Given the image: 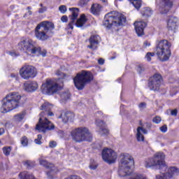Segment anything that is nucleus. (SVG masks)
<instances>
[{"label":"nucleus","instance_id":"1","mask_svg":"<svg viewBox=\"0 0 179 179\" xmlns=\"http://www.w3.org/2000/svg\"><path fill=\"white\" fill-rule=\"evenodd\" d=\"M51 108H52V106L48 102H45L41 105L40 110H42V112L39 115V122L35 128L38 132L45 134L47 131H52L55 128L54 124L48 120V117H54V113L51 111Z\"/></svg>","mask_w":179,"mask_h":179},{"label":"nucleus","instance_id":"2","mask_svg":"<svg viewBox=\"0 0 179 179\" xmlns=\"http://www.w3.org/2000/svg\"><path fill=\"white\" fill-rule=\"evenodd\" d=\"M54 29H55L54 23L43 21L35 28V37L41 41H46L50 37L54 36Z\"/></svg>","mask_w":179,"mask_h":179},{"label":"nucleus","instance_id":"3","mask_svg":"<svg viewBox=\"0 0 179 179\" xmlns=\"http://www.w3.org/2000/svg\"><path fill=\"white\" fill-rule=\"evenodd\" d=\"M126 22L127 18L124 15L117 11H112L105 15L103 26L106 29H115L118 26H122Z\"/></svg>","mask_w":179,"mask_h":179},{"label":"nucleus","instance_id":"4","mask_svg":"<svg viewBox=\"0 0 179 179\" xmlns=\"http://www.w3.org/2000/svg\"><path fill=\"white\" fill-rule=\"evenodd\" d=\"M22 99V96L17 92H10L2 100V106L1 107V113L3 114L17 108L19 103Z\"/></svg>","mask_w":179,"mask_h":179},{"label":"nucleus","instance_id":"5","mask_svg":"<svg viewBox=\"0 0 179 179\" xmlns=\"http://www.w3.org/2000/svg\"><path fill=\"white\" fill-rule=\"evenodd\" d=\"M120 163L119 164L118 176L120 178H124L131 176V167L134 166V157L129 154H122L120 156Z\"/></svg>","mask_w":179,"mask_h":179},{"label":"nucleus","instance_id":"6","mask_svg":"<svg viewBox=\"0 0 179 179\" xmlns=\"http://www.w3.org/2000/svg\"><path fill=\"white\" fill-rule=\"evenodd\" d=\"M171 43L167 40L160 41L156 47L155 54L162 62L169 61L171 57Z\"/></svg>","mask_w":179,"mask_h":179},{"label":"nucleus","instance_id":"7","mask_svg":"<svg viewBox=\"0 0 179 179\" xmlns=\"http://www.w3.org/2000/svg\"><path fill=\"white\" fill-rule=\"evenodd\" d=\"M73 141L75 142H92L93 141V134L87 127H80L76 128L71 131Z\"/></svg>","mask_w":179,"mask_h":179},{"label":"nucleus","instance_id":"8","mask_svg":"<svg viewBox=\"0 0 179 179\" xmlns=\"http://www.w3.org/2000/svg\"><path fill=\"white\" fill-rule=\"evenodd\" d=\"M92 80H93V74L86 71L77 73L73 78L74 85L78 90H83L86 84L92 82Z\"/></svg>","mask_w":179,"mask_h":179},{"label":"nucleus","instance_id":"9","mask_svg":"<svg viewBox=\"0 0 179 179\" xmlns=\"http://www.w3.org/2000/svg\"><path fill=\"white\" fill-rule=\"evenodd\" d=\"M18 48L26 54H38L40 52V47L34 45V41L30 38H22L18 43Z\"/></svg>","mask_w":179,"mask_h":179},{"label":"nucleus","instance_id":"10","mask_svg":"<svg viewBox=\"0 0 179 179\" xmlns=\"http://www.w3.org/2000/svg\"><path fill=\"white\" fill-rule=\"evenodd\" d=\"M69 10L71 11V15L70 16L71 21L70 23H69V29H71V30H73L74 24H76L77 27H83V25L87 22L86 16L85 15V14L81 15L80 18L76 21V19H78V16L79 15V9L75 8H70ZM76 21V22H75Z\"/></svg>","mask_w":179,"mask_h":179},{"label":"nucleus","instance_id":"11","mask_svg":"<svg viewBox=\"0 0 179 179\" xmlns=\"http://www.w3.org/2000/svg\"><path fill=\"white\" fill-rule=\"evenodd\" d=\"M166 156L163 152H157L153 158H150L145 161V166L149 167H164L166 162H164Z\"/></svg>","mask_w":179,"mask_h":179},{"label":"nucleus","instance_id":"12","mask_svg":"<svg viewBox=\"0 0 179 179\" xmlns=\"http://www.w3.org/2000/svg\"><path fill=\"white\" fill-rule=\"evenodd\" d=\"M41 90L43 94H48L50 96L61 90V86L58 85V83L52 80H46V81L42 84Z\"/></svg>","mask_w":179,"mask_h":179},{"label":"nucleus","instance_id":"13","mask_svg":"<svg viewBox=\"0 0 179 179\" xmlns=\"http://www.w3.org/2000/svg\"><path fill=\"white\" fill-rule=\"evenodd\" d=\"M36 75H37V69L31 65L25 64L20 69V76L24 80L33 79L36 78Z\"/></svg>","mask_w":179,"mask_h":179},{"label":"nucleus","instance_id":"14","mask_svg":"<svg viewBox=\"0 0 179 179\" xmlns=\"http://www.w3.org/2000/svg\"><path fill=\"white\" fill-rule=\"evenodd\" d=\"M117 152L110 148H104L102 150V159L108 164H113L117 160Z\"/></svg>","mask_w":179,"mask_h":179},{"label":"nucleus","instance_id":"15","mask_svg":"<svg viewBox=\"0 0 179 179\" xmlns=\"http://www.w3.org/2000/svg\"><path fill=\"white\" fill-rule=\"evenodd\" d=\"M162 75L159 73L155 74L152 78H150L148 83V87L150 90L157 92L160 90V85L162 83Z\"/></svg>","mask_w":179,"mask_h":179},{"label":"nucleus","instance_id":"16","mask_svg":"<svg viewBox=\"0 0 179 179\" xmlns=\"http://www.w3.org/2000/svg\"><path fill=\"white\" fill-rule=\"evenodd\" d=\"M179 175V169L176 166L169 168L166 173H159L156 175V179H170Z\"/></svg>","mask_w":179,"mask_h":179},{"label":"nucleus","instance_id":"17","mask_svg":"<svg viewBox=\"0 0 179 179\" xmlns=\"http://www.w3.org/2000/svg\"><path fill=\"white\" fill-rule=\"evenodd\" d=\"M39 163L41 166H43V167H45L48 169V170H50L49 172L47 173L48 178L49 179H54L55 177L54 176V174L58 171V169L54 166V164L51 163H48L47 160L45 159H41L39 161Z\"/></svg>","mask_w":179,"mask_h":179},{"label":"nucleus","instance_id":"18","mask_svg":"<svg viewBox=\"0 0 179 179\" xmlns=\"http://www.w3.org/2000/svg\"><path fill=\"white\" fill-rule=\"evenodd\" d=\"M173 6V1L172 0H162L160 3L159 10L161 13L164 14L167 13L171 9Z\"/></svg>","mask_w":179,"mask_h":179},{"label":"nucleus","instance_id":"19","mask_svg":"<svg viewBox=\"0 0 179 179\" xmlns=\"http://www.w3.org/2000/svg\"><path fill=\"white\" fill-rule=\"evenodd\" d=\"M168 30L171 31H176L177 27H178V18L176 17H170L167 22Z\"/></svg>","mask_w":179,"mask_h":179},{"label":"nucleus","instance_id":"20","mask_svg":"<svg viewBox=\"0 0 179 179\" xmlns=\"http://www.w3.org/2000/svg\"><path fill=\"white\" fill-rule=\"evenodd\" d=\"M23 89L25 92H36L38 89V84L36 81H27L24 83Z\"/></svg>","mask_w":179,"mask_h":179},{"label":"nucleus","instance_id":"21","mask_svg":"<svg viewBox=\"0 0 179 179\" xmlns=\"http://www.w3.org/2000/svg\"><path fill=\"white\" fill-rule=\"evenodd\" d=\"M99 40L100 36L99 35L91 36L89 39L90 45H87V48H90V50H96Z\"/></svg>","mask_w":179,"mask_h":179},{"label":"nucleus","instance_id":"22","mask_svg":"<svg viewBox=\"0 0 179 179\" xmlns=\"http://www.w3.org/2000/svg\"><path fill=\"white\" fill-rule=\"evenodd\" d=\"M136 33L137 34L138 36H143L144 32L143 30H145V28L146 27V22H138L136 21L134 24Z\"/></svg>","mask_w":179,"mask_h":179},{"label":"nucleus","instance_id":"23","mask_svg":"<svg viewBox=\"0 0 179 179\" xmlns=\"http://www.w3.org/2000/svg\"><path fill=\"white\" fill-rule=\"evenodd\" d=\"M58 118H62V122L66 124L75 118V114L72 112H62Z\"/></svg>","mask_w":179,"mask_h":179},{"label":"nucleus","instance_id":"24","mask_svg":"<svg viewBox=\"0 0 179 179\" xmlns=\"http://www.w3.org/2000/svg\"><path fill=\"white\" fill-rule=\"evenodd\" d=\"M142 133L146 135V134H148V130H146V129H144L141 127H138L136 138L138 142H143V141H145V137L143 136Z\"/></svg>","mask_w":179,"mask_h":179},{"label":"nucleus","instance_id":"25","mask_svg":"<svg viewBox=\"0 0 179 179\" xmlns=\"http://www.w3.org/2000/svg\"><path fill=\"white\" fill-rule=\"evenodd\" d=\"M101 10V5L100 4H92L91 7V12L93 15H99Z\"/></svg>","mask_w":179,"mask_h":179},{"label":"nucleus","instance_id":"26","mask_svg":"<svg viewBox=\"0 0 179 179\" xmlns=\"http://www.w3.org/2000/svg\"><path fill=\"white\" fill-rule=\"evenodd\" d=\"M19 178L20 179H34L36 178L34 176L29 172H22L19 174Z\"/></svg>","mask_w":179,"mask_h":179},{"label":"nucleus","instance_id":"27","mask_svg":"<svg viewBox=\"0 0 179 179\" xmlns=\"http://www.w3.org/2000/svg\"><path fill=\"white\" fill-rule=\"evenodd\" d=\"M24 115H26V111H22L14 116V121H16V122H20V121L23 120V118H24Z\"/></svg>","mask_w":179,"mask_h":179},{"label":"nucleus","instance_id":"28","mask_svg":"<svg viewBox=\"0 0 179 179\" xmlns=\"http://www.w3.org/2000/svg\"><path fill=\"white\" fill-rule=\"evenodd\" d=\"M141 15H143V16H145L146 17H150V15H152V9L148 7L144 8L141 10Z\"/></svg>","mask_w":179,"mask_h":179},{"label":"nucleus","instance_id":"29","mask_svg":"<svg viewBox=\"0 0 179 179\" xmlns=\"http://www.w3.org/2000/svg\"><path fill=\"white\" fill-rule=\"evenodd\" d=\"M96 127H98L99 129H101V128H106V123L103 120H96L95 122Z\"/></svg>","mask_w":179,"mask_h":179},{"label":"nucleus","instance_id":"30","mask_svg":"<svg viewBox=\"0 0 179 179\" xmlns=\"http://www.w3.org/2000/svg\"><path fill=\"white\" fill-rule=\"evenodd\" d=\"M10 152H12V148L10 147H3V153L5 156H9L10 155Z\"/></svg>","mask_w":179,"mask_h":179},{"label":"nucleus","instance_id":"31","mask_svg":"<svg viewBox=\"0 0 179 179\" xmlns=\"http://www.w3.org/2000/svg\"><path fill=\"white\" fill-rule=\"evenodd\" d=\"M99 132L100 135H108V129H107L106 126L105 127H103L100 129H99Z\"/></svg>","mask_w":179,"mask_h":179},{"label":"nucleus","instance_id":"32","mask_svg":"<svg viewBox=\"0 0 179 179\" xmlns=\"http://www.w3.org/2000/svg\"><path fill=\"white\" fill-rule=\"evenodd\" d=\"M71 97V94H69V92H65L61 94V98L62 100H68Z\"/></svg>","mask_w":179,"mask_h":179},{"label":"nucleus","instance_id":"33","mask_svg":"<svg viewBox=\"0 0 179 179\" xmlns=\"http://www.w3.org/2000/svg\"><path fill=\"white\" fill-rule=\"evenodd\" d=\"M133 177L131 179H146V176L140 173H134Z\"/></svg>","mask_w":179,"mask_h":179},{"label":"nucleus","instance_id":"34","mask_svg":"<svg viewBox=\"0 0 179 179\" xmlns=\"http://www.w3.org/2000/svg\"><path fill=\"white\" fill-rule=\"evenodd\" d=\"M29 143V141L27 140V137L23 136L21 138V144L22 146H26Z\"/></svg>","mask_w":179,"mask_h":179},{"label":"nucleus","instance_id":"35","mask_svg":"<svg viewBox=\"0 0 179 179\" xmlns=\"http://www.w3.org/2000/svg\"><path fill=\"white\" fill-rule=\"evenodd\" d=\"M137 72L141 75V73H143L145 72V68L142 65H138L137 66Z\"/></svg>","mask_w":179,"mask_h":179},{"label":"nucleus","instance_id":"36","mask_svg":"<svg viewBox=\"0 0 179 179\" xmlns=\"http://www.w3.org/2000/svg\"><path fill=\"white\" fill-rule=\"evenodd\" d=\"M90 0H80L79 5L83 8V6H85L87 5V2H89Z\"/></svg>","mask_w":179,"mask_h":179},{"label":"nucleus","instance_id":"37","mask_svg":"<svg viewBox=\"0 0 179 179\" xmlns=\"http://www.w3.org/2000/svg\"><path fill=\"white\" fill-rule=\"evenodd\" d=\"M152 57H155V53L148 52L145 55V58L148 59V61H151L152 60Z\"/></svg>","mask_w":179,"mask_h":179},{"label":"nucleus","instance_id":"38","mask_svg":"<svg viewBox=\"0 0 179 179\" xmlns=\"http://www.w3.org/2000/svg\"><path fill=\"white\" fill-rule=\"evenodd\" d=\"M152 121L155 122V124H160L162 122V118L159 116H157L152 119Z\"/></svg>","mask_w":179,"mask_h":179},{"label":"nucleus","instance_id":"39","mask_svg":"<svg viewBox=\"0 0 179 179\" xmlns=\"http://www.w3.org/2000/svg\"><path fill=\"white\" fill-rule=\"evenodd\" d=\"M59 10L61 12V13H65V12H66V6H60L59 7Z\"/></svg>","mask_w":179,"mask_h":179},{"label":"nucleus","instance_id":"40","mask_svg":"<svg viewBox=\"0 0 179 179\" xmlns=\"http://www.w3.org/2000/svg\"><path fill=\"white\" fill-rule=\"evenodd\" d=\"M159 130L161 131V132H163V134H166V132H167V125L164 124L163 126L159 127Z\"/></svg>","mask_w":179,"mask_h":179},{"label":"nucleus","instance_id":"41","mask_svg":"<svg viewBox=\"0 0 179 179\" xmlns=\"http://www.w3.org/2000/svg\"><path fill=\"white\" fill-rule=\"evenodd\" d=\"M40 52L38 53H35L37 55H38V54H40L41 55H42V57H45V55H47V50H43L41 51V48H40Z\"/></svg>","mask_w":179,"mask_h":179},{"label":"nucleus","instance_id":"42","mask_svg":"<svg viewBox=\"0 0 179 179\" xmlns=\"http://www.w3.org/2000/svg\"><path fill=\"white\" fill-rule=\"evenodd\" d=\"M24 164L27 167H33V162L31 161H26L24 162Z\"/></svg>","mask_w":179,"mask_h":179},{"label":"nucleus","instance_id":"43","mask_svg":"<svg viewBox=\"0 0 179 179\" xmlns=\"http://www.w3.org/2000/svg\"><path fill=\"white\" fill-rule=\"evenodd\" d=\"M138 108H140V110H143L144 108H146V103H145V102H141V103L138 105Z\"/></svg>","mask_w":179,"mask_h":179},{"label":"nucleus","instance_id":"44","mask_svg":"<svg viewBox=\"0 0 179 179\" xmlns=\"http://www.w3.org/2000/svg\"><path fill=\"white\" fill-rule=\"evenodd\" d=\"M50 148H54L57 147V142L55 141H50L49 143Z\"/></svg>","mask_w":179,"mask_h":179},{"label":"nucleus","instance_id":"45","mask_svg":"<svg viewBox=\"0 0 179 179\" xmlns=\"http://www.w3.org/2000/svg\"><path fill=\"white\" fill-rule=\"evenodd\" d=\"M62 22H68V17L66 15H63L61 18Z\"/></svg>","mask_w":179,"mask_h":179},{"label":"nucleus","instance_id":"46","mask_svg":"<svg viewBox=\"0 0 179 179\" xmlns=\"http://www.w3.org/2000/svg\"><path fill=\"white\" fill-rule=\"evenodd\" d=\"M69 179H80V178L76 175H71L69 177Z\"/></svg>","mask_w":179,"mask_h":179},{"label":"nucleus","instance_id":"47","mask_svg":"<svg viewBox=\"0 0 179 179\" xmlns=\"http://www.w3.org/2000/svg\"><path fill=\"white\" fill-rule=\"evenodd\" d=\"M45 10H47V8L45 7H42L41 8H39V13H44V12H45Z\"/></svg>","mask_w":179,"mask_h":179},{"label":"nucleus","instance_id":"48","mask_svg":"<svg viewBox=\"0 0 179 179\" xmlns=\"http://www.w3.org/2000/svg\"><path fill=\"white\" fill-rule=\"evenodd\" d=\"M56 75L62 76H64V78H65V76H66V75H65V73H62L60 71H56Z\"/></svg>","mask_w":179,"mask_h":179},{"label":"nucleus","instance_id":"49","mask_svg":"<svg viewBox=\"0 0 179 179\" xmlns=\"http://www.w3.org/2000/svg\"><path fill=\"white\" fill-rule=\"evenodd\" d=\"M90 169H91V170H96V169H97V165L91 164V165H90Z\"/></svg>","mask_w":179,"mask_h":179},{"label":"nucleus","instance_id":"50","mask_svg":"<svg viewBox=\"0 0 179 179\" xmlns=\"http://www.w3.org/2000/svg\"><path fill=\"white\" fill-rule=\"evenodd\" d=\"M11 78H13L14 79H15V80H17V78H19V76L17 74H15V73H12L10 75Z\"/></svg>","mask_w":179,"mask_h":179},{"label":"nucleus","instance_id":"51","mask_svg":"<svg viewBox=\"0 0 179 179\" xmlns=\"http://www.w3.org/2000/svg\"><path fill=\"white\" fill-rule=\"evenodd\" d=\"M171 115H173L174 117H176V115H177V109L172 110L171 111Z\"/></svg>","mask_w":179,"mask_h":179},{"label":"nucleus","instance_id":"52","mask_svg":"<svg viewBox=\"0 0 179 179\" xmlns=\"http://www.w3.org/2000/svg\"><path fill=\"white\" fill-rule=\"evenodd\" d=\"M150 45V43H148V41H145L143 43L144 48H146V47H149Z\"/></svg>","mask_w":179,"mask_h":179},{"label":"nucleus","instance_id":"53","mask_svg":"<svg viewBox=\"0 0 179 179\" xmlns=\"http://www.w3.org/2000/svg\"><path fill=\"white\" fill-rule=\"evenodd\" d=\"M98 63L99 64V65H103L104 64V59L101 58L98 60Z\"/></svg>","mask_w":179,"mask_h":179},{"label":"nucleus","instance_id":"54","mask_svg":"<svg viewBox=\"0 0 179 179\" xmlns=\"http://www.w3.org/2000/svg\"><path fill=\"white\" fill-rule=\"evenodd\" d=\"M34 142L36 145H41V140H38V138H36Z\"/></svg>","mask_w":179,"mask_h":179},{"label":"nucleus","instance_id":"55","mask_svg":"<svg viewBox=\"0 0 179 179\" xmlns=\"http://www.w3.org/2000/svg\"><path fill=\"white\" fill-rule=\"evenodd\" d=\"M27 10H28V14L29 15H32V12H31V7H27Z\"/></svg>","mask_w":179,"mask_h":179},{"label":"nucleus","instance_id":"56","mask_svg":"<svg viewBox=\"0 0 179 179\" xmlns=\"http://www.w3.org/2000/svg\"><path fill=\"white\" fill-rule=\"evenodd\" d=\"M9 54H10V55H11V57H17V56L16 55V52H10Z\"/></svg>","mask_w":179,"mask_h":179},{"label":"nucleus","instance_id":"57","mask_svg":"<svg viewBox=\"0 0 179 179\" xmlns=\"http://www.w3.org/2000/svg\"><path fill=\"white\" fill-rule=\"evenodd\" d=\"M5 132V129H3V128H0V136L1 135H3Z\"/></svg>","mask_w":179,"mask_h":179},{"label":"nucleus","instance_id":"58","mask_svg":"<svg viewBox=\"0 0 179 179\" xmlns=\"http://www.w3.org/2000/svg\"><path fill=\"white\" fill-rule=\"evenodd\" d=\"M37 139H38L39 141H41V139H43V136H41V134L38 135Z\"/></svg>","mask_w":179,"mask_h":179},{"label":"nucleus","instance_id":"59","mask_svg":"<svg viewBox=\"0 0 179 179\" xmlns=\"http://www.w3.org/2000/svg\"><path fill=\"white\" fill-rule=\"evenodd\" d=\"M101 1H103V3L107 2V0H101Z\"/></svg>","mask_w":179,"mask_h":179},{"label":"nucleus","instance_id":"60","mask_svg":"<svg viewBox=\"0 0 179 179\" xmlns=\"http://www.w3.org/2000/svg\"><path fill=\"white\" fill-rule=\"evenodd\" d=\"M162 167H165V169H167V166H166V164L164 166L159 167V169H162Z\"/></svg>","mask_w":179,"mask_h":179},{"label":"nucleus","instance_id":"61","mask_svg":"<svg viewBox=\"0 0 179 179\" xmlns=\"http://www.w3.org/2000/svg\"><path fill=\"white\" fill-rule=\"evenodd\" d=\"M26 15H27V14H25V15H24V17H26Z\"/></svg>","mask_w":179,"mask_h":179},{"label":"nucleus","instance_id":"62","mask_svg":"<svg viewBox=\"0 0 179 179\" xmlns=\"http://www.w3.org/2000/svg\"><path fill=\"white\" fill-rule=\"evenodd\" d=\"M41 6H43V4H41Z\"/></svg>","mask_w":179,"mask_h":179},{"label":"nucleus","instance_id":"63","mask_svg":"<svg viewBox=\"0 0 179 179\" xmlns=\"http://www.w3.org/2000/svg\"><path fill=\"white\" fill-rule=\"evenodd\" d=\"M0 143H1V141H0Z\"/></svg>","mask_w":179,"mask_h":179}]
</instances>
